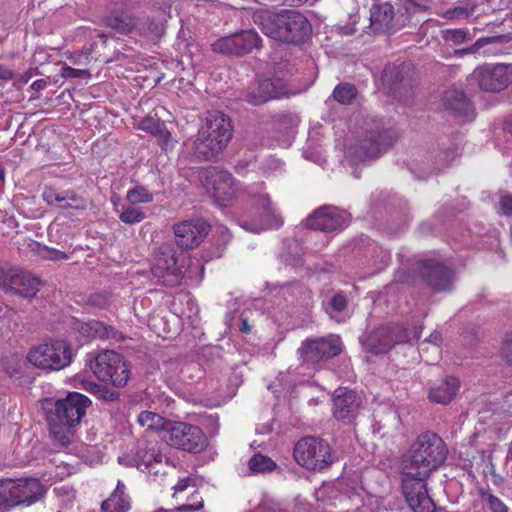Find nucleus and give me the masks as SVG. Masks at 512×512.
<instances>
[{
  "label": "nucleus",
  "mask_w": 512,
  "mask_h": 512,
  "mask_svg": "<svg viewBox=\"0 0 512 512\" xmlns=\"http://www.w3.org/2000/svg\"><path fill=\"white\" fill-rule=\"evenodd\" d=\"M90 405L91 400L79 392H70L65 398L46 402L45 418L57 443L61 446L70 444L73 428L80 424Z\"/></svg>",
  "instance_id": "f257e3e1"
},
{
  "label": "nucleus",
  "mask_w": 512,
  "mask_h": 512,
  "mask_svg": "<svg viewBox=\"0 0 512 512\" xmlns=\"http://www.w3.org/2000/svg\"><path fill=\"white\" fill-rule=\"evenodd\" d=\"M233 126L223 112L209 111L192 141L193 155L203 161L214 160L231 141Z\"/></svg>",
  "instance_id": "f03ea898"
},
{
  "label": "nucleus",
  "mask_w": 512,
  "mask_h": 512,
  "mask_svg": "<svg viewBox=\"0 0 512 512\" xmlns=\"http://www.w3.org/2000/svg\"><path fill=\"white\" fill-rule=\"evenodd\" d=\"M448 449L445 442L434 432L421 433L404 455L402 466L421 475H431L446 460Z\"/></svg>",
  "instance_id": "7ed1b4c3"
},
{
  "label": "nucleus",
  "mask_w": 512,
  "mask_h": 512,
  "mask_svg": "<svg viewBox=\"0 0 512 512\" xmlns=\"http://www.w3.org/2000/svg\"><path fill=\"white\" fill-rule=\"evenodd\" d=\"M246 17L260 29L267 32H310V21L299 11L283 9L273 11L258 9L247 11Z\"/></svg>",
  "instance_id": "20e7f679"
},
{
  "label": "nucleus",
  "mask_w": 512,
  "mask_h": 512,
  "mask_svg": "<svg viewBox=\"0 0 512 512\" xmlns=\"http://www.w3.org/2000/svg\"><path fill=\"white\" fill-rule=\"evenodd\" d=\"M293 455L300 466L310 471H323L334 461L330 445L313 436L301 438L294 447Z\"/></svg>",
  "instance_id": "39448f33"
},
{
  "label": "nucleus",
  "mask_w": 512,
  "mask_h": 512,
  "mask_svg": "<svg viewBox=\"0 0 512 512\" xmlns=\"http://www.w3.org/2000/svg\"><path fill=\"white\" fill-rule=\"evenodd\" d=\"M90 368L100 381H110L115 387H125L130 369L123 357L113 350H103L89 360Z\"/></svg>",
  "instance_id": "423d86ee"
},
{
  "label": "nucleus",
  "mask_w": 512,
  "mask_h": 512,
  "mask_svg": "<svg viewBox=\"0 0 512 512\" xmlns=\"http://www.w3.org/2000/svg\"><path fill=\"white\" fill-rule=\"evenodd\" d=\"M27 359L39 369L58 371L71 363V346L64 340H51L32 348Z\"/></svg>",
  "instance_id": "0eeeda50"
},
{
  "label": "nucleus",
  "mask_w": 512,
  "mask_h": 512,
  "mask_svg": "<svg viewBox=\"0 0 512 512\" xmlns=\"http://www.w3.org/2000/svg\"><path fill=\"white\" fill-rule=\"evenodd\" d=\"M402 466L401 487L409 507L414 512H435L436 505L430 497L426 481L430 475L418 474Z\"/></svg>",
  "instance_id": "6e6552de"
},
{
  "label": "nucleus",
  "mask_w": 512,
  "mask_h": 512,
  "mask_svg": "<svg viewBox=\"0 0 512 512\" xmlns=\"http://www.w3.org/2000/svg\"><path fill=\"white\" fill-rule=\"evenodd\" d=\"M163 439L171 447L190 453H200L207 447V437L199 426L186 422L168 424Z\"/></svg>",
  "instance_id": "1a4fd4ad"
},
{
  "label": "nucleus",
  "mask_w": 512,
  "mask_h": 512,
  "mask_svg": "<svg viewBox=\"0 0 512 512\" xmlns=\"http://www.w3.org/2000/svg\"><path fill=\"white\" fill-rule=\"evenodd\" d=\"M151 274L157 284L167 287L180 284L183 272L177 266L176 251L171 243H162L155 251Z\"/></svg>",
  "instance_id": "9d476101"
},
{
  "label": "nucleus",
  "mask_w": 512,
  "mask_h": 512,
  "mask_svg": "<svg viewBox=\"0 0 512 512\" xmlns=\"http://www.w3.org/2000/svg\"><path fill=\"white\" fill-rule=\"evenodd\" d=\"M40 280L17 267H0V288L24 298H33L40 290Z\"/></svg>",
  "instance_id": "9b49d317"
},
{
  "label": "nucleus",
  "mask_w": 512,
  "mask_h": 512,
  "mask_svg": "<svg viewBox=\"0 0 512 512\" xmlns=\"http://www.w3.org/2000/svg\"><path fill=\"white\" fill-rule=\"evenodd\" d=\"M248 194L253 205L259 210L260 222L253 226L244 222L242 227L245 230L257 233L265 229L278 228L283 224V220L273 207L269 195L264 191L263 184L251 188Z\"/></svg>",
  "instance_id": "f8f14e48"
},
{
  "label": "nucleus",
  "mask_w": 512,
  "mask_h": 512,
  "mask_svg": "<svg viewBox=\"0 0 512 512\" xmlns=\"http://www.w3.org/2000/svg\"><path fill=\"white\" fill-rule=\"evenodd\" d=\"M410 339L408 330L401 324L382 325L371 331L364 344L374 354L387 353L396 344Z\"/></svg>",
  "instance_id": "ddd939ff"
},
{
  "label": "nucleus",
  "mask_w": 512,
  "mask_h": 512,
  "mask_svg": "<svg viewBox=\"0 0 512 512\" xmlns=\"http://www.w3.org/2000/svg\"><path fill=\"white\" fill-rule=\"evenodd\" d=\"M164 460H166V457L160 452L156 444L149 442H139L133 454H125L119 457L120 463L154 475L161 472L159 467L163 465Z\"/></svg>",
  "instance_id": "4468645a"
},
{
  "label": "nucleus",
  "mask_w": 512,
  "mask_h": 512,
  "mask_svg": "<svg viewBox=\"0 0 512 512\" xmlns=\"http://www.w3.org/2000/svg\"><path fill=\"white\" fill-rule=\"evenodd\" d=\"M472 77L481 90L500 92L512 83V63L477 67Z\"/></svg>",
  "instance_id": "2eb2a0df"
},
{
  "label": "nucleus",
  "mask_w": 512,
  "mask_h": 512,
  "mask_svg": "<svg viewBox=\"0 0 512 512\" xmlns=\"http://www.w3.org/2000/svg\"><path fill=\"white\" fill-rule=\"evenodd\" d=\"M396 141L391 129L371 130L354 148L355 157L361 161L377 158Z\"/></svg>",
  "instance_id": "dca6fc26"
},
{
  "label": "nucleus",
  "mask_w": 512,
  "mask_h": 512,
  "mask_svg": "<svg viewBox=\"0 0 512 512\" xmlns=\"http://www.w3.org/2000/svg\"><path fill=\"white\" fill-rule=\"evenodd\" d=\"M417 270L421 279L432 290L437 292L452 290L455 273L449 267L435 260H426L418 263Z\"/></svg>",
  "instance_id": "f3484780"
},
{
  "label": "nucleus",
  "mask_w": 512,
  "mask_h": 512,
  "mask_svg": "<svg viewBox=\"0 0 512 512\" xmlns=\"http://www.w3.org/2000/svg\"><path fill=\"white\" fill-rule=\"evenodd\" d=\"M298 351L304 363L314 366L339 355L341 345L336 338H318L306 340Z\"/></svg>",
  "instance_id": "a211bd4d"
},
{
  "label": "nucleus",
  "mask_w": 512,
  "mask_h": 512,
  "mask_svg": "<svg viewBox=\"0 0 512 512\" xmlns=\"http://www.w3.org/2000/svg\"><path fill=\"white\" fill-rule=\"evenodd\" d=\"M210 225L203 219L185 220L173 225L175 243L181 249L197 247L207 236Z\"/></svg>",
  "instance_id": "6ab92c4d"
},
{
  "label": "nucleus",
  "mask_w": 512,
  "mask_h": 512,
  "mask_svg": "<svg viewBox=\"0 0 512 512\" xmlns=\"http://www.w3.org/2000/svg\"><path fill=\"white\" fill-rule=\"evenodd\" d=\"M205 185L219 205L225 206L236 193L234 178L228 171L218 169L208 171Z\"/></svg>",
  "instance_id": "aec40b11"
},
{
  "label": "nucleus",
  "mask_w": 512,
  "mask_h": 512,
  "mask_svg": "<svg viewBox=\"0 0 512 512\" xmlns=\"http://www.w3.org/2000/svg\"><path fill=\"white\" fill-rule=\"evenodd\" d=\"M260 43L258 34H228L218 39L212 46L215 52L242 56L258 48Z\"/></svg>",
  "instance_id": "412c9836"
},
{
  "label": "nucleus",
  "mask_w": 512,
  "mask_h": 512,
  "mask_svg": "<svg viewBox=\"0 0 512 512\" xmlns=\"http://www.w3.org/2000/svg\"><path fill=\"white\" fill-rule=\"evenodd\" d=\"M289 95L285 81L280 77L259 79L256 90L246 95V101L252 105H261L271 99Z\"/></svg>",
  "instance_id": "4be33fe9"
},
{
  "label": "nucleus",
  "mask_w": 512,
  "mask_h": 512,
  "mask_svg": "<svg viewBox=\"0 0 512 512\" xmlns=\"http://www.w3.org/2000/svg\"><path fill=\"white\" fill-rule=\"evenodd\" d=\"M11 488V507L17 505L30 506L38 501L44 494L43 485L38 479L13 480Z\"/></svg>",
  "instance_id": "5701e85b"
},
{
  "label": "nucleus",
  "mask_w": 512,
  "mask_h": 512,
  "mask_svg": "<svg viewBox=\"0 0 512 512\" xmlns=\"http://www.w3.org/2000/svg\"><path fill=\"white\" fill-rule=\"evenodd\" d=\"M360 408V400L356 392L347 388H338L333 397V414L336 419L350 423Z\"/></svg>",
  "instance_id": "b1692460"
},
{
  "label": "nucleus",
  "mask_w": 512,
  "mask_h": 512,
  "mask_svg": "<svg viewBox=\"0 0 512 512\" xmlns=\"http://www.w3.org/2000/svg\"><path fill=\"white\" fill-rule=\"evenodd\" d=\"M344 223L342 213L330 206L321 207L306 220L307 227L322 232H332L340 229Z\"/></svg>",
  "instance_id": "393cba45"
},
{
  "label": "nucleus",
  "mask_w": 512,
  "mask_h": 512,
  "mask_svg": "<svg viewBox=\"0 0 512 512\" xmlns=\"http://www.w3.org/2000/svg\"><path fill=\"white\" fill-rule=\"evenodd\" d=\"M443 105L445 109L452 112L455 117L464 120H472L475 116L472 103L462 90L452 88L443 94Z\"/></svg>",
  "instance_id": "a878e982"
},
{
  "label": "nucleus",
  "mask_w": 512,
  "mask_h": 512,
  "mask_svg": "<svg viewBox=\"0 0 512 512\" xmlns=\"http://www.w3.org/2000/svg\"><path fill=\"white\" fill-rule=\"evenodd\" d=\"M511 40V34H497L494 36L482 37L479 38L473 45L467 48L455 50V54L460 56L476 53H482L483 55H494L502 52V49L499 47L500 45L508 43Z\"/></svg>",
  "instance_id": "bb28decb"
},
{
  "label": "nucleus",
  "mask_w": 512,
  "mask_h": 512,
  "mask_svg": "<svg viewBox=\"0 0 512 512\" xmlns=\"http://www.w3.org/2000/svg\"><path fill=\"white\" fill-rule=\"evenodd\" d=\"M43 199L48 205L62 209L84 210L87 207V201L73 191H58L53 188H46L43 192Z\"/></svg>",
  "instance_id": "cd10ccee"
},
{
  "label": "nucleus",
  "mask_w": 512,
  "mask_h": 512,
  "mask_svg": "<svg viewBox=\"0 0 512 512\" xmlns=\"http://www.w3.org/2000/svg\"><path fill=\"white\" fill-rule=\"evenodd\" d=\"M459 388L460 381L458 378L446 377L430 388L428 399L437 404L447 405L456 397Z\"/></svg>",
  "instance_id": "c85d7f7f"
},
{
  "label": "nucleus",
  "mask_w": 512,
  "mask_h": 512,
  "mask_svg": "<svg viewBox=\"0 0 512 512\" xmlns=\"http://www.w3.org/2000/svg\"><path fill=\"white\" fill-rule=\"evenodd\" d=\"M409 66L405 64L388 65L383 71V82L393 93L409 86Z\"/></svg>",
  "instance_id": "c756f323"
},
{
  "label": "nucleus",
  "mask_w": 512,
  "mask_h": 512,
  "mask_svg": "<svg viewBox=\"0 0 512 512\" xmlns=\"http://www.w3.org/2000/svg\"><path fill=\"white\" fill-rule=\"evenodd\" d=\"M394 15V8L390 3L374 4L370 9L371 28L374 31L389 30Z\"/></svg>",
  "instance_id": "7c9ffc66"
},
{
  "label": "nucleus",
  "mask_w": 512,
  "mask_h": 512,
  "mask_svg": "<svg viewBox=\"0 0 512 512\" xmlns=\"http://www.w3.org/2000/svg\"><path fill=\"white\" fill-rule=\"evenodd\" d=\"M125 490V484L121 480H118L113 493L102 502V512H128L130 509V501Z\"/></svg>",
  "instance_id": "2f4dec72"
},
{
  "label": "nucleus",
  "mask_w": 512,
  "mask_h": 512,
  "mask_svg": "<svg viewBox=\"0 0 512 512\" xmlns=\"http://www.w3.org/2000/svg\"><path fill=\"white\" fill-rule=\"evenodd\" d=\"M137 422L141 427L146 428V430L155 432L161 431L166 434L168 424H171L172 421L163 418L155 412L142 411L137 417Z\"/></svg>",
  "instance_id": "473e14b6"
},
{
  "label": "nucleus",
  "mask_w": 512,
  "mask_h": 512,
  "mask_svg": "<svg viewBox=\"0 0 512 512\" xmlns=\"http://www.w3.org/2000/svg\"><path fill=\"white\" fill-rule=\"evenodd\" d=\"M82 331L87 333L88 336L99 339H114L119 340L122 338L112 326L106 325L103 322L92 320L82 327Z\"/></svg>",
  "instance_id": "72a5a7b5"
},
{
  "label": "nucleus",
  "mask_w": 512,
  "mask_h": 512,
  "mask_svg": "<svg viewBox=\"0 0 512 512\" xmlns=\"http://www.w3.org/2000/svg\"><path fill=\"white\" fill-rule=\"evenodd\" d=\"M104 26L120 32H132L141 30L138 21L131 15L121 14V16H110L103 19Z\"/></svg>",
  "instance_id": "f704fd0d"
},
{
  "label": "nucleus",
  "mask_w": 512,
  "mask_h": 512,
  "mask_svg": "<svg viewBox=\"0 0 512 512\" xmlns=\"http://www.w3.org/2000/svg\"><path fill=\"white\" fill-rule=\"evenodd\" d=\"M30 246H31V250L34 252V254L37 255L41 259L52 260V261L68 260L69 259V256L65 252L60 251L55 248L48 247L39 242H34Z\"/></svg>",
  "instance_id": "c9c22d12"
},
{
  "label": "nucleus",
  "mask_w": 512,
  "mask_h": 512,
  "mask_svg": "<svg viewBox=\"0 0 512 512\" xmlns=\"http://www.w3.org/2000/svg\"><path fill=\"white\" fill-rule=\"evenodd\" d=\"M479 495L484 506L491 512H509L507 505L489 489L480 488Z\"/></svg>",
  "instance_id": "e433bc0d"
},
{
  "label": "nucleus",
  "mask_w": 512,
  "mask_h": 512,
  "mask_svg": "<svg viewBox=\"0 0 512 512\" xmlns=\"http://www.w3.org/2000/svg\"><path fill=\"white\" fill-rule=\"evenodd\" d=\"M248 467L255 473H266L275 470L277 465L270 457L258 453L249 460Z\"/></svg>",
  "instance_id": "4c0bfd02"
},
{
  "label": "nucleus",
  "mask_w": 512,
  "mask_h": 512,
  "mask_svg": "<svg viewBox=\"0 0 512 512\" xmlns=\"http://www.w3.org/2000/svg\"><path fill=\"white\" fill-rule=\"evenodd\" d=\"M357 96V89L350 83H340L333 91L334 99L341 104H350Z\"/></svg>",
  "instance_id": "58836bf2"
},
{
  "label": "nucleus",
  "mask_w": 512,
  "mask_h": 512,
  "mask_svg": "<svg viewBox=\"0 0 512 512\" xmlns=\"http://www.w3.org/2000/svg\"><path fill=\"white\" fill-rule=\"evenodd\" d=\"M475 10L476 5L473 4L470 0H466L458 2V4L453 9L447 10L445 15L450 19H463L474 15Z\"/></svg>",
  "instance_id": "ea45409f"
},
{
  "label": "nucleus",
  "mask_w": 512,
  "mask_h": 512,
  "mask_svg": "<svg viewBox=\"0 0 512 512\" xmlns=\"http://www.w3.org/2000/svg\"><path fill=\"white\" fill-rule=\"evenodd\" d=\"M139 127L143 131L150 132L154 135L163 136L165 138V140H167L171 136L169 131L166 130L164 124L162 122H160L159 120H156L152 117H146V118L142 119L139 124Z\"/></svg>",
  "instance_id": "a19ab883"
},
{
  "label": "nucleus",
  "mask_w": 512,
  "mask_h": 512,
  "mask_svg": "<svg viewBox=\"0 0 512 512\" xmlns=\"http://www.w3.org/2000/svg\"><path fill=\"white\" fill-rule=\"evenodd\" d=\"M348 307V298L343 292L335 293L329 300L326 312L334 318L333 313H342Z\"/></svg>",
  "instance_id": "79ce46f5"
},
{
  "label": "nucleus",
  "mask_w": 512,
  "mask_h": 512,
  "mask_svg": "<svg viewBox=\"0 0 512 512\" xmlns=\"http://www.w3.org/2000/svg\"><path fill=\"white\" fill-rule=\"evenodd\" d=\"M126 199L132 204L150 203L153 201V195L142 186H137L129 189Z\"/></svg>",
  "instance_id": "37998d69"
},
{
  "label": "nucleus",
  "mask_w": 512,
  "mask_h": 512,
  "mask_svg": "<svg viewBox=\"0 0 512 512\" xmlns=\"http://www.w3.org/2000/svg\"><path fill=\"white\" fill-rule=\"evenodd\" d=\"M119 219L121 222L131 225L143 221L145 219V214L140 208L131 205L123 209L119 215Z\"/></svg>",
  "instance_id": "c03bdc74"
},
{
  "label": "nucleus",
  "mask_w": 512,
  "mask_h": 512,
  "mask_svg": "<svg viewBox=\"0 0 512 512\" xmlns=\"http://www.w3.org/2000/svg\"><path fill=\"white\" fill-rule=\"evenodd\" d=\"M91 391L97 395L98 398L113 402L119 398V393L107 388L106 386L92 384Z\"/></svg>",
  "instance_id": "a18cd8bd"
},
{
  "label": "nucleus",
  "mask_w": 512,
  "mask_h": 512,
  "mask_svg": "<svg viewBox=\"0 0 512 512\" xmlns=\"http://www.w3.org/2000/svg\"><path fill=\"white\" fill-rule=\"evenodd\" d=\"M13 486L12 479L0 480V506L11 508V488Z\"/></svg>",
  "instance_id": "49530a36"
},
{
  "label": "nucleus",
  "mask_w": 512,
  "mask_h": 512,
  "mask_svg": "<svg viewBox=\"0 0 512 512\" xmlns=\"http://www.w3.org/2000/svg\"><path fill=\"white\" fill-rule=\"evenodd\" d=\"M109 295L107 293H95L88 298V303L95 308H106L109 305Z\"/></svg>",
  "instance_id": "de8ad7c7"
},
{
  "label": "nucleus",
  "mask_w": 512,
  "mask_h": 512,
  "mask_svg": "<svg viewBox=\"0 0 512 512\" xmlns=\"http://www.w3.org/2000/svg\"><path fill=\"white\" fill-rule=\"evenodd\" d=\"M192 498L195 499L193 503H185L177 508L178 511L181 512H189L200 510L203 507V499L200 496V493L195 491L192 494Z\"/></svg>",
  "instance_id": "09e8293b"
},
{
  "label": "nucleus",
  "mask_w": 512,
  "mask_h": 512,
  "mask_svg": "<svg viewBox=\"0 0 512 512\" xmlns=\"http://www.w3.org/2000/svg\"><path fill=\"white\" fill-rule=\"evenodd\" d=\"M501 354L506 363L512 366V332L506 335L502 344Z\"/></svg>",
  "instance_id": "8fccbe9b"
},
{
  "label": "nucleus",
  "mask_w": 512,
  "mask_h": 512,
  "mask_svg": "<svg viewBox=\"0 0 512 512\" xmlns=\"http://www.w3.org/2000/svg\"><path fill=\"white\" fill-rule=\"evenodd\" d=\"M457 156L458 152L456 149H447L441 152L438 156L440 162L438 169L448 166Z\"/></svg>",
  "instance_id": "3c124183"
},
{
  "label": "nucleus",
  "mask_w": 512,
  "mask_h": 512,
  "mask_svg": "<svg viewBox=\"0 0 512 512\" xmlns=\"http://www.w3.org/2000/svg\"><path fill=\"white\" fill-rule=\"evenodd\" d=\"M88 74L87 70L75 69L69 66L62 68V75L66 78H82Z\"/></svg>",
  "instance_id": "603ef678"
},
{
  "label": "nucleus",
  "mask_w": 512,
  "mask_h": 512,
  "mask_svg": "<svg viewBox=\"0 0 512 512\" xmlns=\"http://www.w3.org/2000/svg\"><path fill=\"white\" fill-rule=\"evenodd\" d=\"M500 208L504 215L512 216V195H504L501 197Z\"/></svg>",
  "instance_id": "864d4df0"
},
{
  "label": "nucleus",
  "mask_w": 512,
  "mask_h": 512,
  "mask_svg": "<svg viewBox=\"0 0 512 512\" xmlns=\"http://www.w3.org/2000/svg\"><path fill=\"white\" fill-rule=\"evenodd\" d=\"M195 481L194 479L190 477H186L183 479H180L177 484L174 486V495L180 492L185 491L188 487H194Z\"/></svg>",
  "instance_id": "5fc2aeb1"
},
{
  "label": "nucleus",
  "mask_w": 512,
  "mask_h": 512,
  "mask_svg": "<svg viewBox=\"0 0 512 512\" xmlns=\"http://www.w3.org/2000/svg\"><path fill=\"white\" fill-rule=\"evenodd\" d=\"M275 37L273 39L285 42V43H298L300 40H296L295 36L296 34H274Z\"/></svg>",
  "instance_id": "6e6d98bb"
},
{
  "label": "nucleus",
  "mask_w": 512,
  "mask_h": 512,
  "mask_svg": "<svg viewBox=\"0 0 512 512\" xmlns=\"http://www.w3.org/2000/svg\"><path fill=\"white\" fill-rule=\"evenodd\" d=\"M14 72L7 66L0 64V80L9 81L14 78Z\"/></svg>",
  "instance_id": "4d7b16f0"
},
{
  "label": "nucleus",
  "mask_w": 512,
  "mask_h": 512,
  "mask_svg": "<svg viewBox=\"0 0 512 512\" xmlns=\"http://www.w3.org/2000/svg\"><path fill=\"white\" fill-rule=\"evenodd\" d=\"M467 34H446L445 40H451L454 43H461L465 40Z\"/></svg>",
  "instance_id": "13d9d810"
},
{
  "label": "nucleus",
  "mask_w": 512,
  "mask_h": 512,
  "mask_svg": "<svg viewBox=\"0 0 512 512\" xmlns=\"http://www.w3.org/2000/svg\"><path fill=\"white\" fill-rule=\"evenodd\" d=\"M46 86L47 81L45 79H38L32 83L31 88L35 91H41L45 89Z\"/></svg>",
  "instance_id": "bf43d9fd"
},
{
  "label": "nucleus",
  "mask_w": 512,
  "mask_h": 512,
  "mask_svg": "<svg viewBox=\"0 0 512 512\" xmlns=\"http://www.w3.org/2000/svg\"><path fill=\"white\" fill-rule=\"evenodd\" d=\"M38 74H39V72L37 71V69H29L22 76V82L27 83L34 75H38Z\"/></svg>",
  "instance_id": "052dcab7"
},
{
  "label": "nucleus",
  "mask_w": 512,
  "mask_h": 512,
  "mask_svg": "<svg viewBox=\"0 0 512 512\" xmlns=\"http://www.w3.org/2000/svg\"><path fill=\"white\" fill-rule=\"evenodd\" d=\"M239 330L242 333H249L251 331V327L248 324V319L247 318L241 317V325L239 327Z\"/></svg>",
  "instance_id": "680f3d73"
},
{
  "label": "nucleus",
  "mask_w": 512,
  "mask_h": 512,
  "mask_svg": "<svg viewBox=\"0 0 512 512\" xmlns=\"http://www.w3.org/2000/svg\"><path fill=\"white\" fill-rule=\"evenodd\" d=\"M503 129L505 132L512 135V114L505 119Z\"/></svg>",
  "instance_id": "e2e57ef3"
},
{
  "label": "nucleus",
  "mask_w": 512,
  "mask_h": 512,
  "mask_svg": "<svg viewBox=\"0 0 512 512\" xmlns=\"http://www.w3.org/2000/svg\"><path fill=\"white\" fill-rule=\"evenodd\" d=\"M505 403L507 404L506 411L512 415V391L505 395Z\"/></svg>",
  "instance_id": "0e129e2a"
},
{
  "label": "nucleus",
  "mask_w": 512,
  "mask_h": 512,
  "mask_svg": "<svg viewBox=\"0 0 512 512\" xmlns=\"http://www.w3.org/2000/svg\"><path fill=\"white\" fill-rule=\"evenodd\" d=\"M440 340L441 335L439 333H433L425 341L437 344Z\"/></svg>",
  "instance_id": "69168bd1"
},
{
  "label": "nucleus",
  "mask_w": 512,
  "mask_h": 512,
  "mask_svg": "<svg viewBox=\"0 0 512 512\" xmlns=\"http://www.w3.org/2000/svg\"><path fill=\"white\" fill-rule=\"evenodd\" d=\"M222 236H223V240L225 242H228L231 239V234H230V232L227 229L222 231Z\"/></svg>",
  "instance_id": "338daca9"
},
{
  "label": "nucleus",
  "mask_w": 512,
  "mask_h": 512,
  "mask_svg": "<svg viewBox=\"0 0 512 512\" xmlns=\"http://www.w3.org/2000/svg\"><path fill=\"white\" fill-rule=\"evenodd\" d=\"M441 32L450 33V32H464V31L461 29H445V30H442Z\"/></svg>",
  "instance_id": "774afa93"
}]
</instances>
